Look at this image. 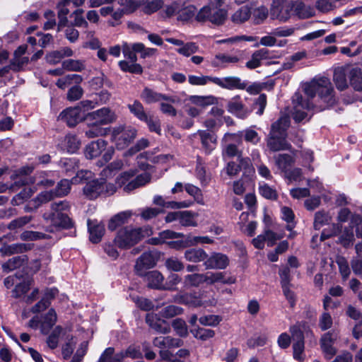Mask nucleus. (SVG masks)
Here are the masks:
<instances>
[{
    "instance_id": "412c9836",
    "label": "nucleus",
    "mask_w": 362,
    "mask_h": 362,
    "mask_svg": "<svg viewBox=\"0 0 362 362\" xmlns=\"http://www.w3.org/2000/svg\"><path fill=\"white\" fill-rule=\"evenodd\" d=\"M33 170V167L24 166L18 170L14 171V173L11 175V178L12 180H16L14 182L12 187H22L29 185L30 183H33L34 180L32 177H26L25 175L30 174Z\"/></svg>"
},
{
    "instance_id": "c9c22d12",
    "label": "nucleus",
    "mask_w": 362,
    "mask_h": 362,
    "mask_svg": "<svg viewBox=\"0 0 362 362\" xmlns=\"http://www.w3.org/2000/svg\"><path fill=\"white\" fill-rule=\"evenodd\" d=\"M349 84L356 91H362V71L357 67H351Z\"/></svg>"
},
{
    "instance_id": "4be33fe9",
    "label": "nucleus",
    "mask_w": 362,
    "mask_h": 362,
    "mask_svg": "<svg viewBox=\"0 0 362 362\" xmlns=\"http://www.w3.org/2000/svg\"><path fill=\"white\" fill-rule=\"evenodd\" d=\"M59 117L69 127L76 126L83 118L79 106L67 108L60 113Z\"/></svg>"
},
{
    "instance_id": "f704fd0d",
    "label": "nucleus",
    "mask_w": 362,
    "mask_h": 362,
    "mask_svg": "<svg viewBox=\"0 0 362 362\" xmlns=\"http://www.w3.org/2000/svg\"><path fill=\"white\" fill-rule=\"evenodd\" d=\"M204 283L209 284H214L217 282H221L223 284H233L235 280L232 278L228 280L225 279L224 274L222 272H207L203 274Z\"/></svg>"
},
{
    "instance_id": "a211bd4d",
    "label": "nucleus",
    "mask_w": 362,
    "mask_h": 362,
    "mask_svg": "<svg viewBox=\"0 0 362 362\" xmlns=\"http://www.w3.org/2000/svg\"><path fill=\"white\" fill-rule=\"evenodd\" d=\"M213 83L223 88L229 90H244L246 88L247 86L246 82L242 81L240 78L236 76H228L223 78L215 77L214 79H213Z\"/></svg>"
},
{
    "instance_id": "c85d7f7f",
    "label": "nucleus",
    "mask_w": 362,
    "mask_h": 362,
    "mask_svg": "<svg viewBox=\"0 0 362 362\" xmlns=\"http://www.w3.org/2000/svg\"><path fill=\"white\" fill-rule=\"evenodd\" d=\"M184 257L187 261L193 263L204 262L208 254L202 248H190L185 250Z\"/></svg>"
},
{
    "instance_id": "5701e85b",
    "label": "nucleus",
    "mask_w": 362,
    "mask_h": 362,
    "mask_svg": "<svg viewBox=\"0 0 362 362\" xmlns=\"http://www.w3.org/2000/svg\"><path fill=\"white\" fill-rule=\"evenodd\" d=\"M83 194L89 199H96L104 192L103 181L93 180L88 182L83 189Z\"/></svg>"
},
{
    "instance_id": "e2e57ef3",
    "label": "nucleus",
    "mask_w": 362,
    "mask_h": 362,
    "mask_svg": "<svg viewBox=\"0 0 362 362\" xmlns=\"http://www.w3.org/2000/svg\"><path fill=\"white\" fill-rule=\"evenodd\" d=\"M83 10L81 8L76 9L70 16L74 18V21L71 23V25L76 27L87 28L88 24L83 16Z\"/></svg>"
},
{
    "instance_id": "8fccbe9b",
    "label": "nucleus",
    "mask_w": 362,
    "mask_h": 362,
    "mask_svg": "<svg viewBox=\"0 0 362 362\" xmlns=\"http://www.w3.org/2000/svg\"><path fill=\"white\" fill-rule=\"evenodd\" d=\"M332 220L329 214L324 210L319 211L315 214L314 228L319 230L325 224L328 223Z\"/></svg>"
},
{
    "instance_id": "cd10ccee",
    "label": "nucleus",
    "mask_w": 362,
    "mask_h": 362,
    "mask_svg": "<svg viewBox=\"0 0 362 362\" xmlns=\"http://www.w3.org/2000/svg\"><path fill=\"white\" fill-rule=\"evenodd\" d=\"M199 134L202 147L206 153H210L214 148L216 144V138L212 134L205 130H199Z\"/></svg>"
},
{
    "instance_id": "052dcab7",
    "label": "nucleus",
    "mask_w": 362,
    "mask_h": 362,
    "mask_svg": "<svg viewBox=\"0 0 362 362\" xmlns=\"http://www.w3.org/2000/svg\"><path fill=\"white\" fill-rule=\"evenodd\" d=\"M71 180L67 179L62 180L58 182L56 188L54 190L57 197L67 195L71 189Z\"/></svg>"
},
{
    "instance_id": "0eeeda50",
    "label": "nucleus",
    "mask_w": 362,
    "mask_h": 362,
    "mask_svg": "<svg viewBox=\"0 0 362 362\" xmlns=\"http://www.w3.org/2000/svg\"><path fill=\"white\" fill-rule=\"evenodd\" d=\"M136 136V130L131 127H116L112 132V139L118 149H124L128 146Z\"/></svg>"
},
{
    "instance_id": "c756f323",
    "label": "nucleus",
    "mask_w": 362,
    "mask_h": 362,
    "mask_svg": "<svg viewBox=\"0 0 362 362\" xmlns=\"http://www.w3.org/2000/svg\"><path fill=\"white\" fill-rule=\"evenodd\" d=\"M132 213L130 211L120 212L115 215L109 221L107 228L110 230L113 231L119 226L127 223L131 218Z\"/></svg>"
},
{
    "instance_id": "13d9d810",
    "label": "nucleus",
    "mask_w": 362,
    "mask_h": 362,
    "mask_svg": "<svg viewBox=\"0 0 362 362\" xmlns=\"http://www.w3.org/2000/svg\"><path fill=\"white\" fill-rule=\"evenodd\" d=\"M31 285V280L29 279H24L22 282L17 284L12 291L13 297L18 298L26 293Z\"/></svg>"
},
{
    "instance_id": "ea45409f",
    "label": "nucleus",
    "mask_w": 362,
    "mask_h": 362,
    "mask_svg": "<svg viewBox=\"0 0 362 362\" xmlns=\"http://www.w3.org/2000/svg\"><path fill=\"white\" fill-rule=\"evenodd\" d=\"M189 101L194 105L204 108L207 106L217 103L218 100L213 95H192L189 97Z\"/></svg>"
},
{
    "instance_id": "ddd939ff",
    "label": "nucleus",
    "mask_w": 362,
    "mask_h": 362,
    "mask_svg": "<svg viewBox=\"0 0 362 362\" xmlns=\"http://www.w3.org/2000/svg\"><path fill=\"white\" fill-rule=\"evenodd\" d=\"M141 99L146 104H152L163 100L170 103H175L176 99L173 96L158 93L149 87H145L140 94Z\"/></svg>"
},
{
    "instance_id": "a878e982",
    "label": "nucleus",
    "mask_w": 362,
    "mask_h": 362,
    "mask_svg": "<svg viewBox=\"0 0 362 362\" xmlns=\"http://www.w3.org/2000/svg\"><path fill=\"white\" fill-rule=\"evenodd\" d=\"M90 240L93 243H99L105 233V226L96 220H88Z\"/></svg>"
},
{
    "instance_id": "dca6fc26",
    "label": "nucleus",
    "mask_w": 362,
    "mask_h": 362,
    "mask_svg": "<svg viewBox=\"0 0 362 362\" xmlns=\"http://www.w3.org/2000/svg\"><path fill=\"white\" fill-rule=\"evenodd\" d=\"M229 264L228 257L220 252H213L206 259L204 266L206 269H224Z\"/></svg>"
},
{
    "instance_id": "4c0bfd02",
    "label": "nucleus",
    "mask_w": 362,
    "mask_h": 362,
    "mask_svg": "<svg viewBox=\"0 0 362 362\" xmlns=\"http://www.w3.org/2000/svg\"><path fill=\"white\" fill-rule=\"evenodd\" d=\"M198 216L197 213L191 211H180L179 222L181 226L185 227H196L198 223L196 218Z\"/></svg>"
},
{
    "instance_id": "423d86ee",
    "label": "nucleus",
    "mask_w": 362,
    "mask_h": 362,
    "mask_svg": "<svg viewBox=\"0 0 362 362\" xmlns=\"http://www.w3.org/2000/svg\"><path fill=\"white\" fill-rule=\"evenodd\" d=\"M107 142L103 139H98L97 141L90 142L86 146L85 156L88 159H93L99 156L103 152V160L107 163L110 160L114 155L115 149L112 146H108Z\"/></svg>"
},
{
    "instance_id": "aec40b11",
    "label": "nucleus",
    "mask_w": 362,
    "mask_h": 362,
    "mask_svg": "<svg viewBox=\"0 0 362 362\" xmlns=\"http://www.w3.org/2000/svg\"><path fill=\"white\" fill-rule=\"evenodd\" d=\"M350 66L337 67L334 71L333 81L339 90H346L349 87L347 78L349 79Z\"/></svg>"
},
{
    "instance_id": "de8ad7c7",
    "label": "nucleus",
    "mask_w": 362,
    "mask_h": 362,
    "mask_svg": "<svg viewBox=\"0 0 362 362\" xmlns=\"http://www.w3.org/2000/svg\"><path fill=\"white\" fill-rule=\"evenodd\" d=\"M180 303L189 307L197 308L205 303L202 302V298L192 293H186L181 296Z\"/></svg>"
},
{
    "instance_id": "7c9ffc66",
    "label": "nucleus",
    "mask_w": 362,
    "mask_h": 362,
    "mask_svg": "<svg viewBox=\"0 0 362 362\" xmlns=\"http://www.w3.org/2000/svg\"><path fill=\"white\" fill-rule=\"evenodd\" d=\"M293 11L301 18H310L315 13L313 8L301 1H293Z\"/></svg>"
},
{
    "instance_id": "bf43d9fd",
    "label": "nucleus",
    "mask_w": 362,
    "mask_h": 362,
    "mask_svg": "<svg viewBox=\"0 0 362 362\" xmlns=\"http://www.w3.org/2000/svg\"><path fill=\"white\" fill-rule=\"evenodd\" d=\"M165 267L170 271L175 272H181L184 269L183 262L176 257H170L165 261Z\"/></svg>"
},
{
    "instance_id": "c03bdc74",
    "label": "nucleus",
    "mask_w": 362,
    "mask_h": 362,
    "mask_svg": "<svg viewBox=\"0 0 362 362\" xmlns=\"http://www.w3.org/2000/svg\"><path fill=\"white\" fill-rule=\"evenodd\" d=\"M268 9L264 6H260L255 8L252 11V21L255 25H259L264 22L268 17Z\"/></svg>"
},
{
    "instance_id": "6e6d98bb",
    "label": "nucleus",
    "mask_w": 362,
    "mask_h": 362,
    "mask_svg": "<svg viewBox=\"0 0 362 362\" xmlns=\"http://www.w3.org/2000/svg\"><path fill=\"white\" fill-rule=\"evenodd\" d=\"M128 108L129 111L139 119L141 121L147 119L148 115L144 111L143 105L139 100H135L133 104H129Z\"/></svg>"
},
{
    "instance_id": "69168bd1",
    "label": "nucleus",
    "mask_w": 362,
    "mask_h": 362,
    "mask_svg": "<svg viewBox=\"0 0 362 362\" xmlns=\"http://www.w3.org/2000/svg\"><path fill=\"white\" fill-rule=\"evenodd\" d=\"M336 262L339 267V273L341 275L343 281L347 280L351 273L347 260L343 257H338Z\"/></svg>"
},
{
    "instance_id": "58836bf2",
    "label": "nucleus",
    "mask_w": 362,
    "mask_h": 362,
    "mask_svg": "<svg viewBox=\"0 0 362 362\" xmlns=\"http://www.w3.org/2000/svg\"><path fill=\"white\" fill-rule=\"evenodd\" d=\"M57 322V314L54 309H50L44 316L41 322V332L47 334L49 330L54 326Z\"/></svg>"
},
{
    "instance_id": "a18cd8bd",
    "label": "nucleus",
    "mask_w": 362,
    "mask_h": 362,
    "mask_svg": "<svg viewBox=\"0 0 362 362\" xmlns=\"http://www.w3.org/2000/svg\"><path fill=\"white\" fill-rule=\"evenodd\" d=\"M107 129L101 127V124L93 122L89 124L88 129L86 131V136L89 138H95L105 136L107 134Z\"/></svg>"
},
{
    "instance_id": "39448f33",
    "label": "nucleus",
    "mask_w": 362,
    "mask_h": 362,
    "mask_svg": "<svg viewBox=\"0 0 362 362\" xmlns=\"http://www.w3.org/2000/svg\"><path fill=\"white\" fill-rule=\"evenodd\" d=\"M228 17L227 10L221 8H214V4L204 6L197 13L195 18L197 21H209L214 25H221Z\"/></svg>"
},
{
    "instance_id": "f257e3e1",
    "label": "nucleus",
    "mask_w": 362,
    "mask_h": 362,
    "mask_svg": "<svg viewBox=\"0 0 362 362\" xmlns=\"http://www.w3.org/2000/svg\"><path fill=\"white\" fill-rule=\"evenodd\" d=\"M304 91L310 98L317 97L321 109L332 106L336 103L334 88L329 78L326 77L315 79L310 83L306 84Z\"/></svg>"
},
{
    "instance_id": "7ed1b4c3",
    "label": "nucleus",
    "mask_w": 362,
    "mask_h": 362,
    "mask_svg": "<svg viewBox=\"0 0 362 362\" xmlns=\"http://www.w3.org/2000/svg\"><path fill=\"white\" fill-rule=\"evenodd\" d=\"M151 233V228L148 226L134 228L129 226L117 231L114 243L119 249L127 250Z\"/></svg>"
},
{
    "instance_id": "3c124183",
    "label": "nucleus",
    "mask_w": 362,
    "mask_h": 362,
    "mask_svg": "<svg viewBox=\"0 0 362 362\" xmlns=\"http://www.w3.org/2000/svg\"><path fill=\"white\" fill-rule=\"evenodd\" d=\"M182 7V1H173L170 4L165 5L160 12L163 18H171L174 15L178 16L179 8Z\"/></svg>"
},
{
    "instance_id": "338daca9",
    "label": "nucleus",
    "mask_w": 362,
    "mask_h": 362,
    "mask_svg": "<svg viewBox=\"0 0 362 362\" xmlns=\"http://www.w3.org/2000/svg\"><path fill=\"white\" fill-rule=\"evenodd\" d=\"M28 62L29 58L28 57H13L8 66L11 67V70L13 71H20Z\"/></svg>"
},
{
    "instance_id": "2eb2a0df",
    "label": "nucleus",
    "mask_w": 362,
    "mask_h": 362,
    "mask_svg": "<svg viewBox=\"0 0 362 362\" xmlns=\"http://www.w3.org/2000/svg\"><path fill=\"white\" fill-rule=\"evenodd\" d=\"M158 254L156 251L144 252L136 260L135 269L139 275L143 270L153 267L156 264Z\"/></svg>"
},
{
    "instance_id": "09e8293b",
    "label": "nucleus",
    "mask_w": 362,
    "mask_h": 362,
    "mask_svg": "<svg viewBox=\"0 0 362 362\" xmlns=\"http://www.w3.org/2000/svg\"><path fill=\"white\" fill-rule=\"evenodd\" d=\"M63 333V329L61 326H57L52 331L51 334L47 338L46 342L51 349H54L58 346L59 339Z\"/></svg>"
},
{
    "instance_id": "603ef678",
    "label": "nucleus",
    "mask_w": 362,
    "mask_h": 362,
    "mask_svg": "<svg viewBox=\"0 0 362 362\" xmlns=\"http://www.w3.org/2000/svg\"><path fill=\"white\" fill-rule=\"evenodd\" d=\"M354 240V234L352 227H346L341 232L339 238V243L344 247H348L351 245Z\"/></svg>"
},
{
    "instance_id": "f03ea898",
    "label": "nucleus",
    "mask_w": 362,
    "mask_h": 362,
    "mask_svg": "<svg viewBox=\"0 0 362 362\" xmlns=\"http://www.w3.org/2000/svg\"><path fill=\"white\" fill-rule=\"evenodd\" d=\"M70 208L68 202L64 200L53 202L51 204V211L44 213L42 217L46 223H49L47 231L53 233L62 229L71 228L74 223L67 214L63 211Z\"/></svg>"
},
{
    "instance_id": "72a5a7b5",
    "label": "nucleus",
    "mask_w": 362,
    "mask_h": 362,
    "mask_svg": "<svg viewBox=\"0 0 362 362\" xmlns=\"http://www.w3.org/2000/svg\"><path fill=\"white\" fill-rule=\"evenodd\" d=\"M27 260L26 255L13 257L2 264V269L4 272L8 273L23 266Z\"/></svg>"
},
{
    "instance_id": "bb28decb",
    "label": "nucleus",
    "mask_w": 362,
    "mask_h": 362,
    "mask_svg": "<svg viewBox=\"0 0 362 362\" xmlns=\"http://www.w3.org/2000/svg\"><path fill=\"white\" fill-rule=\"evenodd\" d=\"M270 52L265 48H262L255 51L251 57V59L246 63L247 68L254 69L261 65L262 60L269 58Z\"/></svg>"
},
{
    "instance_id": "a19ab883",
    "label": "nucleus",
    "mask_w": 362,
    "mask_h": 362,
    "mask_svg": "<svg viewBox=\"0 0 362 362\" xmlns=\"http://www.w3.org/2000/svg\"><path fill=\"white\" fill-rule=\"evenodd\" d=\"M275 164L282 171L286 173L288 168L294 163L293 158L288 154H279L274 157Z\"/></svg>"
},
{
    "instance_id": "9d476101",
    "label": "nucleus",
    "mask_w": 362,
    "mask_h": 362,
    "mask_svg": "<svg viewBox=\"0 0 362 362\" xmlns=\"http://www.w3.org/2000/svg\"><path fill=\"white\" fill-rule=\"evenodd\" d=\"M153 344L154 346L160 349V354L163 358L165 359L169 358V353L165 349L180 347L182 346L183 342L180 339L173 338L170 336H160L153 339Z\"/></svg>"
},
{
    "instance_id": "680f3d73",
    "label": "nucleus",
    "mask_w": 362,
    "mask_h": 362,
    "mask_svg": "<svg viewBox=\"0 0 362 362\" xmlns=\"http://www.w3.org/2000/svg\"><path fill=\"white\" fill-rule=\"evenodd\" d=\"M191 333L193 336L200 340L206 341L209 339L212 338L215 332L214 330L210 329H205L202 327H198L197 329H191Z\"/></svg>"
},
{
    "instance_id": "4d7b16f0",
    "label": "nucleus",
    "mask_w": 362,
    "mask_h": 362,
    "mask_svg": "<svg viewBox=\"0 0 362 362\" xmlns=\"http://www.w3.org/2000/svg\"><path fill=\"white\" fill-rule=\"evenodd\" d=\"M119 66L122 71L132 74H140L143 71L141 66L136 62L122 60L119 62Z\"/></svg>"
},
{
    "instance_id": "49530a36",
    "label": "nucleus",
    "mask_w": 362,
    "mask_h": 362,
    "mask_svg": "<svg viewBox=\"0 0 362 362\" xmlns=\"http://www.w3.org/2000/svg\"><path fill=\"white\" fill-rule=\"evenodd\" d=\"M238 61L239 58L238 57L219 54L215 56V58L211 62V65L214 67H218L225 64H235Z\"/></svg>"
},
{
    "instance_id": "0e129e2a",
    "label": "nucleus",
    "mask_w": 362,
    "mask_h": 362,
    "mask_svg": "<svg viewBox=\"0 0 362 362\" xmlns=\"http://www.w3.org/2000/svg\"><path fill=\"white\" fill-rule=\"evenodd\" d=\"M183 309L180 307L170 305L165 307L160 312V315L164 318H171L182 314Z\"/></svg>"
},
{
    "instance_id": "864d4df0",
    "label": "nucleus",
    "mask_w": 362,
    "mask_h": 362,
    "mask_svg": "<svg viewBox=\"0 0 362 362\" xmlns=\"http://www.w3.org/2000/svg\"><path fill=\"white\" fill-rule=\"evenodd\" d=\"M290 125L288 117H281L272 125V130L280 134V136H286V131Z\"/></svg>"
},
{
    "instance_id": "5fc2aeb1",
    "label": "nucleus",
    "mask_w": 362,
    "mask_h": 362,
    "mask_svg": "<svg viewBox=\"0 0 362 362\" xmlns=\"http://www.w3.org/2000/svg\"><path fill=\"white\" fill-rule=\"evenodd\" d=\"M259 192L265 199L273 201L278 199V193L276 189L272 187L268 184L264 182L262 184H259Z\"/></svg>"
},
{
    "instance_id": "2f4dec72",
    "label": "nucleus",
    "mask_w": 362,
    "mask_h": 362,
    "mask_svg": "<svg viewBox=\"0 0 362 362\" xmlns=\"http://www.w3.org/2000/svg\"><path fill=\"white\" fill-rule=\"evenodd\" d=\"M252 15L250 8L244 6L235 11L230 16L231 21L236 25L243 24L248 21Z\"/></svg>"
},
{
    "instance_id": "774afa93",
    "label": "nucleus",
    "mask_w": 362,
    "mask_h": 362,
    "mask_svg": "<svg viewBox=\"0 0 362 362\" xmlns=\"http://www.w3.org/2000/svg\"><path fill=\"white\" fill-rule=\"evenodd\" d=\"M172 327L176 333L182 337L188 334L187 326L185 320L181 318H176L172 322Z\"/></svg>"
},
{
    "instance_id": "4468645a",
    "label": "nucleus",
    "mask_w": 362,
    "mask_h": 362,
    "mask_svg": "<svg viewBox=\"0 0 362 362\" xmlns=\"http://www.w3.org/2000/svg\"><path fill=\"white\" fill-rule=\"evenodd\" d=\"M126 356L136 358L137 351L129 349L126 353L123 351L115 353L114 348L108 347L103 352L98 362H122Z\"/></svg>"
},
{
    "instance_id": "79ce46f5",
    "label": "nucleus",
    "mask_w": 362,
    "mask_h": 362,
    "mask_svg": "<svg viewBox=\"0 0 362 362\" xmlns=\"http://www.w3.org/2000/svg\"><path fill=\"white\" fill-rule=\"evenodd\" d=\"M62 67L68 71H81L86 69V62L80 59H66L62 62Z\"/></svg>"
},
{
    "instance_id": "393cba45",
    "label": "nucleus",
    "mask_w": 362,
    "mask_h": 362,
    "mask_svg": "<svg viewBox=\"0 0 362 362\" xmlns=\"http://www.w3.org/2000/svg\"><path fill=\"white\" fill-rule=\"evenodd\" d=\"M227 107L230 112L242 119L245 118L250 112L241 102L240 97L239 95L233 98L228 102Z\"/></svg>"
},
{
    "instance_id": "e433bc0d",
    "label": "nucleus",
    "mask_w": 362,
    "mask_h": 362,
    "mask_svg": "<svg viewBox=\"0 0 362 362\" xmlns=\"http://www.w3.org/2000/svg\"><path fill=\"white\" fill-rule=\"evenodd\" d=\"M197 8L192 4H186L182 1V7L179 8L177 20L187 22L195 16Z\"/></svg>"
},
{
    "instance_id": "6ab92c4d",
    "label": "nucleus",
    "mask_w": 362,
    "mask_h": 362,
    "mask_svg": "<svg viewBox=\"0 0 362 362\" xmlns=\"http://www.w3.org/2000/svg\"><path fill=\"white\" fill-rule=\"evenodd\" d=\"M286 136H280V134L271 130L269 137L267 140V146L272 151L289 150L291 144L286 140Z\"/></svg>"
},
{
    "instance_id": "473e14b6",
    "label": "nucleus",
    "mask_w": 362,
    "mask_h": 362,
    "mask_svg": "<svg viewBox=\"0 0 362 362\" xmlns=\"http://www.w3.org/2000/svg\"><path fill=\"white\" fill-rule=\"evenodd\" d=\"M70 4L71 0H62L57 4L59 28L65 27L68 24V19L66 16L69 13V9L68 8V6L70 5Z\"/></svg>"
},
{
    "instance_id": "20e7f679",
    "label": "nucleus",
    "mask_w": 362,
    "mask_h": 362,
    "mask_svg": "<svg viewBox=\"0 0 362 362\" xmlns=\"http://www.w3.org/2000/svg\"><path fill=\"white\" fill-rule=\"evenodd\" d=\"M136 171L130 170L124 172L117 177L116 182L120 187L124 186V190L129 192L136 188L142 187L148 183L151 180V175L148 173H144L137 175L134 179L131 180L135 175Z\"/></svg>"
},
{
    "instance_id": "f8f14e48",
    "label": "nucleus",
    "mask_w": 362,
    "mask_h": 362,
    "mask_svg": "<svg viewBox=\"0 0 362 362\" xmlns=\"http://www.w3.org/2000/svg\"><path fill=\"white\" fill-rule=\"evenodd\" d=\"M292 101L293 105V117L296 122H300L307 116L305 110L311 108L313 105L309 101L303 100V96L298 93L293 95Z\"/></svg>"
},
{
    "instance_id": "f3484780",
    "label": "nucleus",
    "mask_w": 362,
    "mask_h": 362,
    "mask_svg": "<svg viewBox=\"0 0 362 362\" xmlns=\"http://www.w3.org/2000/svg\"><path fill=\"white\" fill-rule=\"evenodd\" d=\"M146 322L156 332L161 334H168L171 328L168 322L161 319L158 314L148 313L146 316Z\"/></svg>"
},
{
    "instance_id": "b1692460",
    "label": "nucleus",
    "mask_w": 362,
    "mask_h": 362,
    "mask_svg": "<svg viewBox=\"0 0 362 362\" xmlns=\"http://www.w3.org/2000/svg\"><path fill=\"white\" fill-rule=\"evenodd\" d=\"M144 281L146 282L148 287L151 288L163 290L164 276L157 270L146 272L144 275Z\"/></svg>"
},
{
    "instance_id": "1a4fd4ad",
    "label": "nucleus",
    "mask_w": 362,
    "mask_h": 362,
    "mask_svg": "<svg viewBox=\"0 0 362 362\" xmlns=\"http://www.w3.org/2000/svg\"><path fill=\"white\" fill-rule=\"evenodd\" d=\"M339 338V332L332 329L324 334L320 339V347L326 359L329 360L337 354L334 344Z\"/></svg>"
},
{
    "instance_id": "9b49d317",
    "label": "nucleus",
    "mask_w": 362,
    "mask_h": 362,
    "mask_svg": "<svg viewBox=\"0 0 362 362\" xmlns=\"http://www.w3.org/2000/svg\"><path fill=\"white\" fill-rule=\"evenodd\" d=\"M116 119V115L108 107H103L98 110L87 114L86 120L99 124H107Z\"/></svg>"
},
{
    "instance_id": "6e6552de",
    "label": "nucleus",
    "mask_w": 362,
    "mask_h": 362,
    "mask_svg": "<svg viewBox=\"0 0 362 362\" xmlns=\"http://www.w3.org/2000/svg\"><path fill=\"white\" fill-rule=\"evenodd\" d=\"M293 11V1L274 0L271 13L274 18L285 22L290 18Z\"/></svg>"
},
{
    "instance_id": "37998d69",
    "label": "nucleus",
    "mask_w": 362,
    "mask_h": 362,
    "mask_svg": "<svg viewBox=\"0 0 362 362\" xmlns=\"http://www.w3.org/2000/svg\"><path fill=\"white\" fill-rule=\"evenodd\" d=\"M203 283V274L194 273L192 274H187L184 277L183 285L186 288L190 287H198Z\"/></svg>"
}]
</instances>
